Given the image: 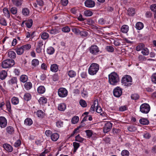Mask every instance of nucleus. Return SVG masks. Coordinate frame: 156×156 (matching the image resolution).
Wrapping results in <instances>:
<instances>
[{"instance_id": "obj_1", "label": "nucleus", "mask_w": 156, "mask_h": 156, "mask_svg": "<svg viewBox=\"0 0 156 156\" xmlns=\"http://www.w3.org/2000/svg\"><path fill=\"white\" fill-rule=\"evenodd\" d=\"M108 81L111 85H116L119 81V77L115 72H112L108 75Z\"/></svg>"}, {"instance_id": "obj_2", "label": "nucleus", "mask_w": 156, "mask_h": 156, "mask_svg": "<svg viewBox=\"0 0 156 156\" xmlns=\"http://www.w3.org/2000/svg\"><path fill=\"white\" fill-rule=\"evenodd\" d=\"M99 66L96 63H92L90 65L88 73L91 75H94L96 74L99 69Z\"/></svg>"}, {"instance_id": "obj_3", "label": "nucleus", "mask_w": 156, "mask_h": 156, "mask_svg": "<svg viewBox=\"0 0 156 156\" xmlns=\"http://www.w3.org/2000/svg\"><path fill=\"white\" fill-rule=\"evenodd\" d=\"M132 79L131 77L128 75H125L122 79V83L124 86H130L132 84Z\"/></svg>"}, {"instance_id": "obj_4", "label": "nucleus", "mask_w": 156, "mask_h": 156, "mask_svg": "<svg viewBox=\"0 0 156 156\" xmlns=\"http://www.w3.org/2000/svg\"><path fill=\"white\" fill-rule=\"evenodd\" d=\"M14 64L15 62L14 60L7 59L2 62V66L3 68L6 69L11 67L14 66Z\"/></svg>"}, {"instance_id": "obj_5", "label": "nucleus", "mask_w": 156, "mask_h": 156, "mask_svg": "<svg viewBox=\"0 0 156 156\" xmlns=\"http://www.w3.org/2000/svg\"><path fill=\"white\" fill-rule=\"evenodd\" d=\"M150 110V107L149 105L147 103L142 104L140 107V111L142 113H148Z\"/></svg>"}, {"instance_id": "obj_6", "label": "nucleus", "mask_w": 156, "mask_h": 156, "mask_svg": "<svg viewBox=\"0 0 156 156\" xmlns=\"http://www.w3.org/2000/svg\"><path fill=\"white\" fill-rule=\"evenodd\" d=\"M45 47V45H44L43 41H39L37 43V45L36 48V50L37 53H40L42 49H44Z\"/></svg>"}, {"instance_id": "obj_7", "label": "nucleus", "mask_w": 156, "mask_h": 156, "mask_svg": "<svg viewBox=\"0 0 156 156\" xmlns=\"http://www.w3.org/2000/svg\"><path fill=\"white\" fill-rule=\"evenodd\" d=\"M58 94L59 97L64 98L67 95L68 91L65 88H60L58 90Z\"/></svg>"}, {"instance_id": "obj_8", "label": "nucleus", "mask_w": 156, "mask_h": 156, "mask_svg": "<svg viewBox=\"0 0 156 156\" xmlns=\"http://www.w3.org/2000/svg\"><path fill=\"white\" fill-rule=\"evenodd\" d=\"M112 124L110 122H107L105 123L103 130L104 133H106L109 131L112 128Z\"/></svg>"}, {"instance_id": "obj_9", "label": "nucleus", "mask_w": 156, "mask_h": 156, "mask_svg": "<svg viewBox=\"0 0 156 156\" xmlns=\"http://www.w3.org/2000/svg\"><path fill=\"white\" fill-rule=\"evenodd\" d=\"M113 94L116 97H119L122 94V89L119 87H116L113 90Z\"/></svg>"}, {"instance_id": "obj_10", "label": "nucleus", "mask_w": 156, "mask_h": 156, "mask_svg": "<svg viewBox=\"0 0 156 156\" xmlns=\"http://www.w3.org/2000/svg\"><path fill=\"white\" fill-rule=\"evenodd\" d=\"M90 52L93 55H96L99 50L98 47L96 45H93L89 49Z\"/></svg>"}, {"instance_id": "obj_11", "label": "nucleus", "mask_w": 156, "mask_h": 156, "mask_svg": "<svg viewBox=\"0 0 156 156\" xmlns=\"http://www.w3.org/2000/svg\"><path fill=\"white\" fill-rule=\"evenodd\" d=\"M7 125V121L3 116L0 117V127L1 128L5 127Z\"/></svg>"}, {"instance_id": "obj_12", "label": "nucleus", "mask_w": 156, "mask_h": 156, "mask_svg": "<svg viewBox=\"0 0 156 156\" xmlns=\"http://www.w3.org/2000/svg\"><path fill=\"white\" fill-rule=\"evenodd\" d=\"M85 6L88 8H92L95 6V2L92 0H86L84 2Z\"/></svg>"}, {"instance_id": "obj_13", "label": "nucleus", "mask_w": 156, "mask_h": 156, "mask_svg": "<svg viewBox=\"0 0 156 156\" xmlns=\"http://www.w3.org/2000/svg\"><path fill=\"white\" fill-rule=\"evenodd\" d=\"M6 133L9 135H12L15 132L14 128L12 126H9L6 128Z\"/></svg>"}, {"instance_id": "obj_14", "label": "nucleus", "mask_w": 156, "mask_h": 156, "mask_svg": "<svg viewBox=\"0 0 156 156\" xmlns=\"http://www.w3.org/2000/svg\"><path fill=\"white\" fill-rule=\"evenodd\" d=\"M3 147L7 151L9 152L12 151L13 148L12 147L8 144H3Z\"/></svg>"}, {"instance_id": "obj_15", "label": "nucleus", "mask_w": 156, "mask_h": 156, "mask_svg": "<svg viewBox=\"0 0 156 156\" xmlns=\"http://www.w3.org/2000/svg\"><path fill=\"white\" fill-rule=\"evenodd\" d=\"M59 135L57 133L52 134L51 136V140L53 141H56L59 138Z\"/></svg>"}, {"instance_id": "obj_16", "label": "nucleus", "mask_w": 156, "mask_h": 156, "mask_svg": "<svg viewBox=\"0 0 156 156\" xmlns=\"http://www.w3.org/2000/svg\"><path fill=\"white\" fill-rule=\"evenodd\" d=\"M23 1V0H12L13 4L17 7L21 6Z\"/></svg>"}, {"instance_id": "obj_17", "label": "nucleus", "mask_w": 156, "mask_h": 156, "mask_svg": "<svg viewBox=\"0 0 156 156\" xmlns=\"http://www.w3.org/2000/svg\"><path fill=\"white\" fill-rule=\"evenodd\" d=\"M15 50L16 51L17 54L18 55H22L24 51L22 46L17 47L15 49Z\"/></svg>"}, {"instance_id": "obj_18", "label": "nucleus", "mask_w": 156, "mask_h": 156, "mask_svg": "<svg viewBox=\"0 0 156 156\" xmlns=\"http://www.w3.org/2000/svg\"><path fill=\"white\" fill-rule=\"evenodd\" d=\"M33 122L31 119L27 118L24 121V124L27 126H30L33 124Z\"/></svg>"}, {"instance_id": "obj_19", "label": "nucleus", "mask_w": 156, "mask_h": 156, "mask_svg": "<svg viewBox=\"0 0 156 156\" xmlns=\"http://www.w3.org/2000/svg\"><path fill=\"white\" fill-rule=\"evenodd\" d=\"M66 108V105L63 103H61L59 104L58 106V109L59 110L63 111Z\"/></svg>"}, {"instance_id": "obj_20", "label": "nucleus", "mask_w": 156, "mask_h": 156, "mask_svg": "<svg viewBox=\"0 0 156 156\" xmlns=\"http://www.w3.org/2000/svg\"><path fill=\"white\" fill-rule=\"evenodd\" d=\"M7 76V73L5 70H2L0 72V79L1 80H4Z\"/></svg>"}, {"instance_id": "obj_21", "label": "nucleus", "mask_w": 156, "mask_h": 156, "mask_svg": "<svg viewBox=\"0 0 156 156\" xmlns=\"http://www.w3.org/2000/svg\"><path fill=\"white\" fill-rule=\"evenodd\" d=\"M135 13V10L134 8H130L128 9L127 10V14L129 16H133Z\"/></svg>"}, {"instance_id": "obj_22", "label": "nucleus", "mask_w": 156, "mask_h": 156, "mask_svg": "<svg viewBox=\"0 0 156 156\" xmlns=\"http://www.w3.org/2000/svg\"><path fill=\"white\" fill-rule=\"evenodd\" d=\"M45 87L42 86L39 87L37 89V91L40 94H43L45 92Z\"/></svg>"}, {"instance_id": "obj_23", "label": "nucleus", "mask_w": 156, "mask_h": 156, "mask_svg": "<svg viewBox=\"0 0 156 156\" xmlns=\"http://www.w3.org/2000/svg\"><path fill=\"white\" fill-rule=\"evenodd\" d=\"M51 70L53 72H56L58 69V65L56 64H53L50 67Z\"/></svg>"}, {"instance_id": "obj_24", "label": "nucleus", "mask_w": 156, "mask_h": 156, "mask_svg": "<svg viewBox=\"0 0 156 156\" xmlns=\"http://www.w3.org/2000/svg\"><path fill=\"white\" fill-rule=\"evenodd\" d=\"M8 55L9 57L12 58H15L16 57V54L13 51H9L8 52Z\"/></svg>"}, {"instance_id": "obj_25", "label": "nucleus", "mask_w": 156, "mask_h": 156, "mask_svg": "<svg viewBox=\"0 0 156 156\" xmlns=\"http://www.w3.org/2000/svg\"><path fill=\"white\" fill-rule=\"evenodd\" d=\"M140 124L144 125H147L149 123V121L146 119L142 118L139 120Z\"/></svg>"}, {"instance_id": "obj_26", "label": "nucleus", "mask_w": 156, "mask_h": 156, "mask_svg": "<svg viewBox=\"0 0 156 156\" xmlns=\"http://www.w3.org/2000/svg\"><path fill=\"white\" fill-rule=\"evenodd\" d=\"M32 86V84L30 82H27L24 84V87L27 90L30 89Z\"/></svg>"}, {"instance_id": "obj_27", "label": "nucleus", "mask_w": 156, "mask_h": 156, "mask_svg": "<svg viewBox=\"0 0 156 156\" xmlns=\"http://www.w3.org/2000/svg\"><path fill=\"white\" fill-rule=\"evenodd\" d=\"M144 27L143 24L141 22H138L136 24V28L138 30L142 29Z\"/></svg>"}, {"instance_id": "obj_28", "label": "nucleus", "mask_w": 156, "mask_h": 156, "mask_svg": "<svg viewBox=\"0 0 156 156\" xmlns=\"http://www.w3.org/2000/svg\"><path fill=\"white\" fill-rule=\"evenodd\" d=\"M39 64V60L37 59H33L31 62V64L34 67H37Z\"/></svg>"}, {"instance_id": "obj_29", "label": "nucleus", "mask_w": 156, "mask_h": 156, "mask_svg": "<svg viewBox=\"0 0 156 156\" xmlns=\"http://www.w3.org/2000/svg\"><path fill=\"white\" fill-rule=\"evenodd\" d=\"M11 102L13 105H16L19 103V99L18 98L14 97L11 99Z\"/></svg>"}, {"instance_id": "obj_30", "label": "nucleus", "mask_w": 156, "mask_h": 156, "mask_svg": "<svg viewBox=\"0 0 156 156\" xmlns=\"http://www.w3.org/2000/svg\"><path fill=\"white\" fill-rule=\"evenodd\" d=\"M129 30V27L127 25L122 26L121 28V31L122 32L126 33Z\"/></svg>"}, {"instance_id": "obj_31", "label": "nucleus", "mask_w": 156, "mask_h": 156, "mask_svg": "<svg viewBox=\"0 0 156 156\" xmlns=\"http://www.w3.org/2000/svg\"><path fill=\"white\" fill-rule=\"evenodd\" d=\"M4 16L8 18L10 17V13L8 10L6 8H4L3 10Z\"/></svg>"}, {"instance_id": "obj_32", "label": "nucleus", "mask_w": 156, "mask_h": 156, "mask_svg": "<svg viewBox=\"0 0 156 156\" xmlns=\"http://www.w3.org/2000/svg\"><path fill=\"white\" fill-rule=\"evenodd\" d=\"M25 24L27 28H30L33 24V21L32 19H29L25 23Z\"/></svg>"}, {"instance_id": "obj_33", "label": "nucleus", "mask_w": 156, "mask_h": 156, "mask_svg": "<svg viewBox=\"0 0 156 156\" xmlns=\"http://www.w3.org/2000/svg\"><path fill=\"white\" fill-rule=\"evenodd\" d=\"M144 47L145 45L143 44H140L136 47V50L137 51H140L141 50H143Z\"/></svg>"}, {"instance_id": "obj_34", "label": "nucleus", "mask_w": 156, "mask_h": 156, "mask_svg": "<svg viewBox=\"0 0 156 156\" xmlns=\"http://www.w3.org/2000/svg\"><path fill=\"white\" fill-rule=\"evenodd\" d=\"M48 31L52 34H56L58 33L59 32V30L58 29L55 28L52 29L51 30H49Z\"/></svg>"}, {"instance_id": "obj_35", "label": "nucleus", "mask_w": 156, "mask_h": 156, "mask_svg": "<svg viewBox=\"0 0 156 156\" xmlns=\"http://www.w3.org/2000/svg\"><path fill=\"white\" fill-rule=\"evenodd\" d=\"M68 74L70 77H73L76 76V73L74 71L71 70L68 72Z\"/></svg>"}, {"instance_id": "obj_36", "label": "nucleus", "mask_w": 156, "mask_h": 156, "mask_svg": "<svg viewBox=\"0 0 156 156\" xmlns=\"http://www.w3.org/2000/svg\"><path fill=\"white\" fill-rule=\"evenodd\" d=\"M28 80L27 76L26 75H22L20 77V80L23 83H25Z\"/></svg>"}, {"instance_id": "obj_37", "label": "nucleus", "mask_w": 156, "mask_h": 156, "mask_svg": "<svg viewBox=\"0 0 156 156\" xmlns=\"http://www.w3.org/2000/svg\"><path fill=\"white\" fill-rule=\"evenodd\" d=\"M47 51L48 54L49 55H52L55 52V49L53 47H50L47 49Z\"/></svg>"}, {"instance_id": "obj_38", "label": "nucleus", "mask_w": 156, "mask_h": 156, "mask_svg": "<svg viewBox=\"0 0 156 156\" xmlns=\"http://www.w3.org/2000/svg\"><path fill=\"white\" fill-rule=\"evenodd\" d=\"M38 101L40 104H44L47 102V99L44 97H41L40 98Z\"/></svg>"}, {"instance_id": "obj_39", "label": "nucleus", "mask_w": 156, "mask_h": 156, "mask_svg": "<svg viewBox=\"0 0 156 156\" xmlns=\"http://www.w3.org/2000/svg\"><path fill=\"white\" fill-rule=\"evenodd\" d=\"M151 10L155 12L154 14V18L156 19V4L151 5L150 6Z\"/></svg>"}, {"instance_id": "obj_40", "label": "nucleus", "mask_w": 156, "mask_h": 156, "mask_svg": "<svg viewBox=\"0 0 156 156\" xmlns=\"http://www.w3.org/2000/svg\"><path fill=\"white\" fill-rule=\"evenodd\" d=\"M84 140V139L81 137L79 134L78 135L75 137V140L76 141L82 142Z\"/></svg>"}, {"instance_id": "obj_41", "label": "nucleus", "mask_w": 156, "mask_h": 156, "mask_svg": "<svg viewBox=\"0 0 156 156\" xmlns=\"http://www.w3.org/2000/svg\"><path fill=\"white\" fill-rule=\"evenodd\" d=\"M22 12L23 15L27 16L29 14L30 11L27 8H25L23 9Z\"/></svg>"}, {"instance_id": "obj_42", "label": "nucleus", "mask_w": 156, "mask_h": 156, "mask_svg": "<svg viewBox=\"0 0 156 156\" xmlns=\"http://www.w3.org/2000/svg\"><path fill=\"white\" fill-rule=\"evenodd\" d=\"M141 53L144 55H147L149 54V51L148 48L145 47L141 51Z\"/></svg>"}, {"instance_id": "obj_43", "label": "nucleus", "mask_w": 156, "mask_h": 156, "mask_svg": "<svg viewBox=\"0 0 156 156\" xmlns=\"http://www.w3.org/2000/svg\"><path fill=\"white\" fill-rule=\"evenodd\" d=\"M85 132L87 134V135L88 138L91 137L93 134V131L91 130H87L85 131Z\"/></svg>"}, {"instance_id": "obj_44", "label": "nucleus", "mask_w": 156, "mask_h": 156, "mask_svg": "<svg viewBox=\"0 0 156 156\" xmlns=\"http://www.w3.org/2000/svg\"><path fill=\"white\" fill-rule=\"evenodd\" d=\"M79 120V117L78 116H75L72 118L71 121L72 123L75 124L77 123Z\"/></svg>"}, {"instance_id": "obj_45", "label": "nucleus", "mask_w": 156, "mask_h": 156, "mask_svg": "<svg viewBox=\"0 0 156 156\" xmlns=\"http://www.w3.org/2000/svg\"><path fill=\"white\" fill-rule=\"evenodd\" d=\"M80 105L83 108L86 107L87 105L86 102L83 100L81 99L80 101Z\"/></svg>"}, {"instance_id": "obj_46", "label": "nucleus", "mask_w": 156, "mask_h": 156, "mask_svg": "<svg viewBox=\"0 0 156 156\" xmlns=\"http://www.w3.org/2000/svg\"><path fill=\"white\" fill-rule=\"evenodd\" d=\"M31 98V95L29 93L25 94L24 96V99L27 101H28L30 100Z\"/></svg>"}, {"instance_id": "obj_47", "label": "nucleus", "mask_w": 156, "mask_h": 156, "mask_svg": "<svg viewBox=\"0 0 156 156\" xmlns=\"http://www.w3.org/2000/svg\"><path fill=\"white\" fill-rule=\"evenodd\" d=\"M6 106L8 112H10L11 110V105L10 101H7L6 103Z\"/></svg>"}, {"instance_id": "obj_48", "label": "nucleus", "mask_w": 156, "mask_h": 156, "mask_svg": "<svg viewBox=\"0 0 156 156\" xmlns=\"http://www.w3.org/2000/svg\"><path fill=\"white\" fill-rule=\"evenodd\" d=\"M17 79L16 78L13 77L9 80V83L10 84H13L16 83Z\"/></svg>"}, {"instance_id": "obj_49", "label": "nucleus", "mask_w": 156, "mask_h": 156, "mask_svg": "<svg viewBox=\"0 0 156 156\" xmlns=\"http://www.w3.org/2000/svg\"><path fill=\"white\" fill-rule=\"evenodd\" d=\"M73 146L74 147V152H76V150L79 147L80 145V144L76 142H73Z\"/></svg>"}, {"instance_id": "obj_50", "label": "nucleus", "mask_w": 156, "mask_h": 156, "mask_svg": "<svg viewBox=\"0 0 156 156\" xmlns=\"http://www.w3.org/2000/svg\"><path fill=\"white\" fill-rule=\"evenodd\" d=\"M127 129L130 132H134L136 130V128L133 125H131L128 127Z\"/></svg>"}, {"instance_id": "obj_51", "label": "nucleus", "mask_w": 156, "mask_h": 156, "mask_svg": "<svg viewBox=\"0 0 156 156\" xmlns=\"http://www.w3.org/2000/svg\"><path fill=\"white\" fill-rule=\"evenodd\" d=\"M49 37L48 34L46 32L43 33L41 35V38L43 40H46Z\"/></svg>"}, {"instance_id": "obj_52", "label": "nucleus", "mask_w": 156, "mask_h": 156, "mask_svg": "<svg viewBox=\"0 0 156 156\" xmlns=\"http://www.w3.org/2000/svg\"><path fill=\"white\" fill-rule=\"evenodd\" d=\"M23 49L24 51L26 50H28L30 49L31 47V45L30 44H27L21 46Z\"/></svg>"}, {"instance_id": "obj_53", "label": "nucleus", "mask_w": 156, "mask_h": 156, "mask_svg": "<svg viewBox=\"0 0 156 156\" xmlns=\"http://www.w3.org/2000/svg\"><path fill=\"white\" fill-rule=\"evenodd\" d=\"M152 82L156 84V73H153L151 77Z\"/></svg>"}, {"instance_id": "obj_54", "label": "nucleus", "mask_w": 156, "mask_h": 156, "mask_svg": "<svg viewBox=\"0 0 156 156\" xmlns=\"http://www.w3.org/2000/svg\"><path fill=\"white\" fill-rule=\"evenodd\" d=\"M96 112L99 113H100L101 115L103 116L104 115V114L103 113H101L102 112V110L101 107L100 106L96 108Z\"/></svg>"}, {"instance_id": "obj_55", "label": "nucleus", "mask_w": 156, "mask_h": 156, "mask_svg": "<svg viewBox=\"0 0 156 156\" xmlns=\"http://www.w3.org/2000/svg\"><path fill=\"white\" fill-rule=\"evenodd\" d=\"M62 31L64 32L68 33L70 31V28L68 26L63 27L62 29Z\"/></svg>"}, {"instance_id": "obj_56", "label": "nucleus", "mask_w": 156, "mask_h": 156, "mask_svg": "<svg viewBox=\"0 0 156 156\" xmlns=\"http://www.w3.org/2000/svg\"><path fill=\"white\" fill-rule=\"evenodd\" d=\"M84 14L86 16H90L93 14L92 12L89 10H86L84 12Z\"/></svg>"}, {"instance_id": "obj_57", "label": "nucleus", "mask_w": 156, "mask_h": 156, "mask_svg": "<svg viewBox=\"0 0 156 156\" xmlns=\"http://www.w3.org/2000/svg\"><path fill=\"white\" fill-rule=\"evenodd\" d=\"M10 11L13 14H16L17 12V9L15 7H12L10 9Z\"/></svg>"}, {"instance_id": "obj_58", "label": "nucleus", "mask_w": 156, "mask_h": 156, "mask_svg": "<svg viewBox=\"0 0 156 156\" xmlns=\"http://www.w3.org/2000/svg\"><path fill=\"white\" fill-rule=\"evenodd\" d=\"M121 154L122 156H128L129 155V152L127 150H123L121 152Z\"/></svg>"}, {"instance_id": "obj_59", "label": "nucleus", "mask_w": 156, "mask_h": 156, "mask_svg": "<svg viewBox=\"0 0 156 156\" xmlns=\"http://www.w3.org/2000/svg\"><path fill=\"white\" fill-rule=\"evenodd\" d=\"M37 115L38 117H43L44 115V113L41 110H39L37 112Z\"/></svg>"}, {"instance_id": "obj_60", "label": "nucleus", "mask_w": 156, "mask_h": 156, "mask_svg": "<svg viewBox=\"0 0 156 156\" xmlns=\"http://www.w3.org/2000/svg\"><path fill=\"white\" fill-rule=\"evenodd\" d=\"M80 34L83 37H86L88 36V33L87 31L83 30L81 31Z\"/></svg>"}, {"instance_id": "obj_61", "label": "nucleus", "mask_w": 156, "mask_h": 156, "mask_svg": "<svg viewBox=\"0 0 156 156\" xmlns=\"http://www.w3.org/2000/svg\"><path fill=\"white\" fill-rule=\"evenodd\" d=\"M106 49L107 51L110 52H113L114 51V48L111 46H108L106 47Z\"/></svg>"}, {"instance_id": "obj_62", "label": "nucleus", "mask_w": 156, "mask_h": 156, "mask_svg": "<svg viewBox=\"0 0 156 156\" xmlns=\"http://www.w3.org/2000/svg\"><path fill=\"white\" fill-rule=\"evenodd\" d=\"M21 144V142L20 140H18L14 144V146L16 147H18L20 146Z\"/></svg>"}, {"instance_id": "obj_63", "label": "nucleus", "mask_w": 156, "mask_h": 156, "mask_svg": "<svg viewBox=\"0 0 156 156\" xmlns=\"http://www.w3.org/2000/svg\"><path fill=\"white\" fill-rule=\"evenodd\" d=\"M0 23L3 26H6L7 23L5 19L2 18L0 19Z\"/></svg>"}, {"instance_id": "obj_64", "label": "nucleus", "mask_w": 156, "mask_h": 156, "mask_svg": "<svg viewBox=\"0 0 156 156\" xmlns=\"http://www.w3.org/2000/svg\"><path fill=\"white\" fill-rule=\"evenodd\" d=\"M139 95L137 94H132L131 96L132 99L134 100H136L139 98Z\"/></svg>"}]
</instances>
